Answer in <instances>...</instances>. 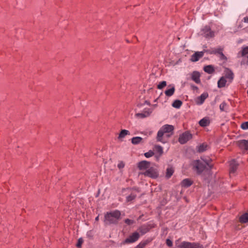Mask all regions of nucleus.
Wrapping results in <instances>:
<instances>
[{
  "mask_svg": "<svg viewBox=\"0 0 248 248\" xmlns=\"http://www.w3.org/2000/svg\"><path fill=\"white\" fill-rule=\"evenodd\" d=\"M203 69L205 72L208 74H212L214 71V68L213 66L211 65H209L204 66Z\"/></svg>",
  "mask_w": 248,
  "mask_h": 248,
  "instance_id": "nucleus-27",
  "label": "nucleus"
},
{
  "mask_svg": "<svg viewBox=\"0 0 248 248\" xmlns=\"http://www.w3.org/2000/svg\"><path fill=\"white\" fill-rule=\"evenodd\" d=\"M174 172V170L172 167H168L166 170V177L167 178H170Z\"/></svg>",
  "mask_w": 248,
  "mask_h": 248,
  "instance_id": "nucleus-26",
  "label": "nucleus"
},
{
  "mask_svg": "<svg viewBox=\"0 0 248 248\" xmlns=\"http://www.w3.org/2000/svg\"><path fill=\"white\" fill-rule=\"evenodd\" d=\"M198 151L200 153L203 152L208 149V145L207 144L202 143L197 147Z\"/></svg>",
  "mask_w": 248,
  "mask_h": 248,
  "instance_id": "nucleus-24",
  "label": "nucleus"
},
{
  "mask_svg": "<svg viewBox=\"0 0 248 248\" xmlns=\"http://www.w3.org/2000/svg\"><path fill=\"white\" fill-rule=\"evenodd\" d=\"M160 129L165 134H167L173 130V126L171 125L165 124L162 126Z\"/></svg>",
  "mask_w": 248,
  "mask_h": 248,
  "instance_id": "nucleus-12",
  "label": "nucleus"
},
{
  "mask_svg": "<svg viewBox=\"0 0 248 248\" xmlns=\"http://www.w3.org/2000/svg\"><path fill=\"white\" fill-rule=\"evenodd\" d=\"M135 221L133 219L127 218L124 220V223L127 225L129 226L133 225L134 223H135Z\"/></svg>",
  "mask_w": 248,
  "mask_h": 248,
  "instance_id": "nucleus-32",
  "label": "nucleus"
},
{
  "mask_svg": "<svg viewBox=\"0 0 248 248\" xmlns=\"http://www.w3.org/2000/svg\"><path fill=\"white\" fill-rule=\"evenodd\" d=\"M223 51V48L219 47L217 48H215L212 50L210 52L211 54H214L217 55H219Z\"/></svg>",
  "mask_w": 248,
  "mask_h": 248,
  "instance_id": "nucleus-28",
  "label": "nucleus"
},
{
  "mask_svg": "<svg viewBox=\"0 0 248 248\" xmlns=\"http://www.w3.org/2000/svg\"><path fill=\"white\" fill-rule=\"evenodd\" d=\"M241 127L244 130L248 129V122L242 123Z\"/></svg>",
  "mask_w": 248,
  "mask_h": 248,
  "instance_id": "nucleus-38",
  "label": "nucleus"
},
{
  "mask_svg": "<svg viewBox=\"0 0 248 248\" xmlns=\"http://www.w3.org/2000/svg\"><path fill=\"white\" fill-rule=\"evenodd\" d=\"M121 212L118 210H115L108 212L105 216L104 223L106 225L117 223L120 218Z\"/></svg>",
  "mask_w": 248,
  "mask_h": 248,
  "instance_id": "nucleus-2",
  "label": "nucleus"
},
{
  "mask_svg": "<svg viewBox=\"0 0 248 248\" xmlns=\"http://www.w3.org/2000/svg\"><path fill=\"white\" fill-rule=\"evenodd\" d=\"M210 124V121L208 118H203L199 121V124L201 126H206L209 125Z\"/></svg>",
  "mask_w": 248,
  "mask_h": 248,
  "instance_id": "nucleus-20",
  "label": "nucleus"
},
{
  "mask_svg": "<svg viewBox=\"0 0 248 248\" xmlns=\"http://www.w3.org/2000/svg\"><path fill=\"white\" fill-rule=\"evenodd\" d=\"M201 33L206 38H211L214 36V32L208 27H205L202 30Z\"/></svg>",
  "mask_w": 248,
  "mask_h": 248,
  "instance_id": "nucleus-6",
  "label": "nucleus"
},
{
  "mask_svg": "<svg viewBox=\"0 0 248 248\" xmlns=\"http://www.w3.org/2000/svg\"><path fill=\"white\" fill-rule=\"evenodd\" d=\"M247 63L248 64V55L247 57Z\"/></svg>",
  "mask_w": 248,
  "mask_h": 248,
  "instance_id": "nucleus-46",
  "label": "nucleus"
},
{
  "mask_svg": "<svg viewBox=\"0 0 248 248\" xmlns=\"http://www.w3.org/2000/svg\"><path fill=\"white\" fill-rule=\"evenodd\" d=\"M226 106L227 104L225 102H222L219 106V108L221 111H225Z\"/></svg>",
  "mask_w": 248,
  "mask_h": 248,
  "instance_id": "nucleus-36",
  "label": "nucleus"
},
{
  "mask_svg": "<svg viewBox=\"0 0 248 248\" xmlns=\"http://www.w3.org/2000/svg\"><path fill=\"white\" fill-rule=\"evenodd\" d=\"M178 247L180 248H203L202 246L198 243L183 242Z\"/></svg>",
  "mask_w": 248,
  "mask_h": 248,
  "instance_id": "nucleus-3",
  "label": "nucleus"
},
{
  "mask_svg": "<svg viewBox=\"0 0 248 248\" xmlns=\"http://www.w3.org/2000/svg\"><path fill=\"white\" fill-rule=\"evenodd\" d=\"M238 146L243 149L248 150V140H243L237 142Z\"/></svg>",
  "mask_w": 248,
  "mask_h": 248,
  "instance_id": "nucleus-13",
  "label": "nucleus"
},
{
  "mask_svg": "<svg viewBox=\"0 0 248 248\" xmlns=\"http://www.w3.org/2000/svg\"><path fill=\"white\" fill-rule=\"evenodd\" d=\"M168 87L170 88L166 90V91L165 92V94H166V96H171L174 93L175 87L172 84L169 85Z\"/></svg>",
  "mask_w": 248,
  "mask_h": 248,
  "instance_id": "nucleus-15",
  "label": "nucleus"
},
{
  "mask_svg": "<svg viewBox=\"0 0 248 248\" xmlns=\"http://www.w3.org/2000/svg\"><path fill=\"white\" fill-rule=\"evenodd\" d=\"M225 75L223 76L225 79H227L229 83H231L233 79V74L232 72L230 69L227 68L225 69Z\"/></svg>",
  "mask_w": 248,
  "mask_h": 248,
  "instance_id": "nucleus-9",
  "label": "nucleus"
},
{
  "mask_svg": "<svg viewBox=\"0 0 248 248\" xmlns=\"http://www.w3.org/2000/svg\"><path fill=\"white\" fill-rule=\"evenodd\" d=\"M83 243V239L82 238H80L78 239V242L76 244V246L78 247V248H80Z\"/></svg>",
  "mask_w": 248,
  "mask_h": 248,
  "instance_id": "nucleus-33",
  "label": "nucleus"
},
{
  "mask_svg": "<svg viewBox=\"0 0 248 248\" xmlns=\"http://www.w3.org/2000/svg\"><path fill=\"white\" fill-rule=\"evenodd\" d=\"M155 151L159 154V156H156V159L158 160L160 155H161L163 154V148L159 145H155L154 147Z\"/></svg>",
  "mask_w": 248,
  "mask_h": 248,
  "instance_id": "nucleus-22",
  "label": "nucleus"
},
{
  "mask_svg": "<svg viewBox=\"0 0 248 248\" xmlns=\"http://www.w3.org/2000/svg\"><path fill=\"white\" fill-rule=\"evenodd\" d=\"M192 138V134L186 132L181 135L179 138V141L181 144H185Z\"/></svg>",
  "mask_w": 248,
  "mask_h": 248,
  "instance_id": "nucleus-5",
  "label": "nucleus"
},
{
  "mask_svg": "<svg viewBox=\"0 0 248 248\" xmlns=\"http://www.w3.org/2000/svg\"><path fill=\"white\" fill-rule=\"evenodd\" d=\"M136 195L132 193L129 196L126 197V201L127 202H132L133 200L135 199Z\"/></svg>",
  "mask_w": 248,
  "mask_h": 248,
  "instance_id": "nucleus-30",
  "label": "nucleus"
},
{
  "mask_svg": "<svg viewBox=\"0 0 248 248\" xmlns=\"http://www.w3.org/2000/svg\"><path fill=\"white\" fill-rule=\"evenodd\" d=\"M136 116H137V117H140L141 118H143L146 117V115H145V113H144L143 112L137 113L136 114Z\"/></svg>",
  "mask_w": 248,
  "mask_h": 248,
  "instance_id": "nucleus-41",
  "label": "nucleus"
},
{
  "mask_svg": "<svg viewBox=\"0 0 248 248\" xmlns=\"http://www.w3.org/2000/svg\"><path fill=\"white\" fill-rule=\"evenodd\" d=\"M150 166V162L147 161H142L139 163L138 167L140 170L146 169Z\"/></svg>",
  "mask_w": 248,
  "mask_h": 248,
  "instance_id": "nucleus-16",
  "label": "nucleus"
},
{
  "mask_svg": "<svg viewBox=\"0 0 248 248\" xmlns=\"http://www.w3.org/2000/svg\"><path fill=\"white\" fill-rule=\"evenodd\" d=\"M228 82L225 77H222L217 82V86L221 88L225 86L226 83Z\"/></svg>",
  "mask_w": 248,
  "mask_h": 248,
  "instance_id": "nucleus-17",
  "label": "nucleus"
},
{
  "mask_svg": "<svg viewBox=\"0 0 248 248\" xmlns=\"http://www.w3.org/2000/svg\"><path fill=\"white\" fill-rule=\"evenodd\" d=\"M125 166V164L124 162L120 161L119 162L117 167L119 169H123Z\"/></svg>",
  "mask_w": 248,
  "mask_h": 248,
  "instance_id": "nucleus-40",
  "label": "nucleus"
},
{
  "mask_svg": "<svg viewBox=\"0 0 248 248\" xmlns=\"http://www.w3.org/2000/svg\"><path fill=\"white\" fill-rule=\"evenodd\" d=\"M142 141L143 139L140 137H135L131 139V142L135 145L142 143Z\"/></svg>",
  "mask_w": 248,
  "mask_h": 248,
  "instance_id": "nucleus-21",
  "label": "nucleus"
},
{
  "mask_svg": "<svg viewBox=\"0 0 248 248\" xmlns=\"http://www.w3.org/2000/svg\"><path fill=\"white\" fill-rule=\"evenodd\" d=\"M143 112L145 113V115L147 117L151 114V113L152 112V110L150 108L145 109Z\"/></svg>",
  "mask_w": 248,
  "mask_h": 248,
  "instance_id": "nucleus-34",
  "label": "nucleus"
},
{
  "mask_svg": "<svg viewBox=\"0 0 248 248\" xmlns=\"http://www.w3.org/2000/svg\"><path fill=\"white\" fill-rule=\"evenodd\" d=\"M144 175L152 178H156L158 176V173L157 169L154 167H151L146 170L144 173Z\"/></svg>",
  "mask_w": 248,
  "mask_h": 248,
  "instance_id": "nucleus-4",
  "label": "nucleus"
},
{
  "mask_svg": "<svg viewBox=\"0 0 248 248\" xmlns=\"http://www.w3.org/2000/svg\"><path fill=\"white\" fill-rule=\"evenodd\" d=\"M99 216H98L97 217H95V221H98V220H99Z\"/></svg>",
  "mask_w": 248,
  "mask_h": 248,
  "instance_id": "nucleus-45",
  "label": "nucleus"
},
{
  "mask_svg": "<svg viewBox=\"0 0 248 248\" xmlns=\"http://www.w3.org/2000/svg\"><path fill=\"white\" fill-rule=\"evenodd\" d=\"M166 244L169 247H171L172 246V242L170 239H167L166 240Z\"/></svg>",
  "mask_w": 248,
  "mask_h": 248,
  "instance_id": "nucleus-42",
  "label": "nucleus"
},
{
  "mask_svg": "<svg viewBox=\"0 0 248 248\" xmlns=\"http://www.w3.org/2000/svg\"><path fill=\"white\" fill-rule=\"evenodd\" d=\"M217 56L221 60L223 61L224 62H225L227 60L226 57L223 54L222 52L220 53L219 55H218Z\"/></svg>",
  "mask_w": 248,
  "mask_h": 248,
  "instance_id": "nucleus-35",
  "label": "nucleus"
},
{
  "mask_svg": "<svg viewBox=\"0 0 248 248\" xmlns=\"http://www.w3.org/2000/svg\"><path fill=\"white\" fill-rule=\"evenodd\" d=\"M204 55L203 51H197L194 53L191 56L190 61L193 62H196L203 57Z\"/></svg>",
  "mask_w": 248,
  "mask_h": 248,
  "instance_id": "nucleus-8",
  "label": "nucleus"
},
{
  "mask_svg": "<svg viewBox=\"0 0 248 248\" xmlns=\"http://www.w3.org/2000/svg\"><path fill=\"white\" fill-rule=\"evenodd\" d=\"M154 152L152 151H149V152L145 153L144 154V155L146 157L149 158L152 156L154 155Z\"/></svg>",
  "mask_w": 248,
  "mask_h": 248,
  "instance_id": "nucleus-37",
  "label": "nucleus"
},
{
  "mask_svg": "<svg viewBox=\"0 0 248 248\" xmlns=\"http://www.w3.org/2000/svg\"><path fill=\"white\" fill-rule=\"evenodd\" d=\"M164 136H167L169 137V135L168 134H165L164 132L162 131L161 129H159L157 132V135L156 137L157 140L162 143H165L166 141L164 139Z\"/></svg>",
  "mask_w": 248,
  "mask_h": 248,
  "instance_id": "nucleus-10",
  "label": "nucleus"
},
{
  "mask_svg": "<svg viewBox=\"0 0 248 248\" xmlns=\"http://www.w3.org/2000/svg\"><path fill=\"white\" fill-rule=\"evenodd\" d=\"M203 160L204 163L200 160H196L194 161L193 163L194 170L199 175L202 174V173H209V169L206 167L205 165H206L210 169L212 167V165L210 163L211 161L210 159H203Z\"/></svg>",
  "mask_w": 248,
  "mask_h": 248,
  "instance_id": "nucleus-1",
  "label": "nucleus"
},
{
  "mask_svg": "<svg viewBox=\"0 0 248 248\" xmlns=\"http://www.w3.org/2000/svg\"><path fill=\"white\" fill-rule=\"evenodd\" d=\"M192 184V182L189 179H185L181 182V185L183 187H188Z\"/></svg>",
  "mask_w": 248,
  "mask_h": 248,
  "instance_id": "nucleus-23",
  "label": "nucleus"
},
{
  "mask_svg": "<svg viewBox=\"0 0 248 248\" xmlns=\"http://www.w3.org/2000/svg\"><path fill=\"white\" fill-rule=\"evenodd\" d=\"M208 94L207 93H202L200 96L198 97L196 99V102L198 105H202L204 100L207 98Z\"/></svg>",
  "mask_w": 248,
  "mask_h": 248,
  "instance_id": "nucleus-11",
  "label": "nucleus"
},
{
  "mask_svg": "<svg viewBox=\"0 0 248 248\" xmlns=\"http://www.w3.org/2000/svg\"><path fill=\"white\" fill-rule=\"evenodd\" d=\"M248 54V46L244 47L242 51V55L243 56Z\"/></svg>",
  "mask_w": 248,
  "mask_h": 248,
  "instance_id": "nucleus-39",
  "label": "nucleus"
},
{
  "mask_svg": "<svg viewBox=\"0 0 248 248\" xmlns=\"http://www.w3.org/2000/svg\"><path fill=\"white\" fill-rule=\"evenodd\" d=\"M243 21L245 23H248V17H245L243 19Z\"/></svg>",
  "mask_w": 248,
  "mask_h": 248,
  "instance_id": "nucleus-44",
  "label": "nucleus"
},
{
  "mask_svg": "<svg viewBox=\"0 0 248 248\" xmlns=\"http://www.w3.org/2000/svg\"><path fill=\"white\" fill-rule=\"evenodd\" d=\"M182 105V102L180 100H176L172 104L173 107L177 108H179Z\"/></svg>",
  "mask_w": 248,
  "mask_h": 248,
  "instance_id": "nucleus-29",
  "label": "nucleus"
},
{
  "mask_svg": "<svg viewBox=\"0 0 248 248\" xmlns=\"http://www.w3.org/2000/svg\"><path fill=\"white\" fill-rule=\"evenodd\" d=\"M167 85V82L165 81H163L160 82L157 85V88L158 89H162Z\"/></svg>",
  "mask_w": 248,
  "mask_h": 248,
  "instance_id": "nucleus-31",
  "label": "nucleus"
},
{
  "mask_svg": "<svg viewBox=\"0 0 248 248\" xmlns=\"http://www.w3.org/2000/svg\"><path fill=\"white\" fill-rule=\"evenodd\" d=\"M127 135H130V132L128 130H125V129L122 130L119 134L118 139H122L123 138H124L125 137V136H126Z\"/></svg>",
  "mask_w": 248,
  "mask_h": 248,
  "instance_id": "nucleus-25",
  "label": "nucleus"
},
{
  "mask_svg": "<svg viewBox=\"0 0 248 248\" xmlns=\"http://www.w3.org/2000/svg\"><path fill=\"white\" fill-rule=\"evenodd\" d=\"M200 76L199 72L194 71L192 74L191 78L196 83H199L200 82Z\"/></svg>",
  "mask_w": 248,
  "mask_h": 248,
  "instance_id": "nucleus-18",
  "label": "nucleus"
},
{
  "mask_svg": "<svg viewBox=\"0 0 248 248\" xmlns=\"http://www.w3.org/2000/svg\"><path fill=\"white\" fill-rule=\"evenodd\" d=\"M145 246V243H140L138 245H137L135 248H143Z\"/></svg>",
  "mask_w": 248,
  "mask_h": 248,
  "instance_id": "nucleus-43",
  "label": "nucleus"
},
{
  "mask_svg": "<svg viewBox=\"0 0 248 248\" xmlns=\"http://www.w3.org/2000/svg\"><path fill=\"white\" fill-rule=\"evenodd\" d=\"M140 235L139 233H133L132 235H130L125 240L124 242V244L134 243L137 241Z\"/></svg>",
  "mask_w": 248,
  "mask_h": 248,
  "instance_id": "nucleus-7",
  "label": "nucleus"
},
{
  "mask_svg": "<svg viewBox=\"0 0 248 248\" xmlns=\"http://www.w3.org/2000/svg\"><path fill=\"white\" fill-rule=\"evenodd\" d=\"M238 164L236 162L235 160H232L230 162V173L231 174L234 173L236 171Z\"/></svg>",
  "mask_w": 248,
  "mask_h": 248,
  "instance_id": "nucleus-14",
  "label": "nucleus"
},
{
  "mask_svg": "<svg viewBox=\"0 0 248 248\" xmlns=\"http://www.w3.org/2000/svg\"><path fill=\"white\" fill-rule=\"evenodd\" d=\"M239 222L241 223H248V213H246L240 217Z\"/></svg>",
  "mask_w": 248,
  "mask_h": 248,
  "instance_id": "nucleus-19",
  "label": "nucleus"
}]
</instances>
